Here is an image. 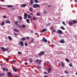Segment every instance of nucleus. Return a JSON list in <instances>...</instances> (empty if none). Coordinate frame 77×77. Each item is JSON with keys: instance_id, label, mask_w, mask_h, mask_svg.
<instances>
[{"instance_id": "nucleus-59", "label": "nucleus", "mask_w": 77, "mask_h": 77, "mask_svg": "<svg viewBox=\"0 0 77 77\" xmlns=\"http://www.w3.org/2000/svg\"><path fill=\"white\" fill-rule=\"evenodd\" d=\"M2 74L0 73V77H2Z\"/></svg>"}, {"instance_id": "nucleus-53", "label": "nucleus", "mask_w": 77, "mask_h": 77, "mask_svg": "<svg viewBox=\"0 0 77 77\" xmlns=\"http://www.w3.org/2000/svg\"><path fill=\"white\" fill-rule=\"evenodd\" d=\"M48 8H50V7H51V5H48Z\"/></svg>"}, {"instance_id": "nucleus-45", "label": "nucleus", "mask_w": 77, "mask_h": 77, "mask_svg": "<svg viewBox=\"0 0 77 77\" xmlns=\"http://www.w3.org/2000/svg\"><path fill=\"white\" fill-rule=\"evenodd\" d=\"M28 64V63H27L26 62H25V65H27Z\"/></svg>"}, {"instance_id": "nucleus-56", "label": "nucleus", "mask_w": 77, "mask_h": 77, "mask_svg": "<svg viewBox=\"0 0 77 77\" xmlns=\"http://www.w3.org/2000/svg\"><path fill=\"white\" fill-rule=\"evenodd\" d=\"M2 75H5V74L4 73H3L2 74Z\"/></svg>"}, {"instance_id": "nucleus-51", "label": "nucleus", "mask_w": 77, "mask_h": 77, "mask_svg": "<svg viewBox=\"0 0 77 77\" xmlns=\"http://www.w3.org/2000/svg\"><path fill=\"white\" fill-rule=\"evenodd\" d=\"M8 50H9V49H8V48L5 49V51H8Z\"/></svg>"}, {"instance_id": "nucleus-27", "label": "nucleus", "mask_w": 77, "mask_h": 77, "mask_svg": "<svg viewBox=\"0 0 77 77\" xmlns=\"http://www.w3.org/2000/svg\"><path fill=\"white\" fill-rule=\"evenodd\" d=\"M64 72L65 73V74H69L68 73V71H64Z\"/></svg>"}, {"instance_id": "nucleus-44", "label": "nucleus", "mask_w": 77, "mask_h": 77, "mask_svg": "<svg viewBox=\"0 0 77 77\" xmlns=\"http://www.w3.org/2000/svg\"><path fill=\"white\" fill-rule=\"evenodd\" d=\"M35 61L37 63H38L39 62V59L36 60Z\"/></svg>"}, {"instance_id": "nucleus-20", "label": "nucleus", "mask_w": 77, "mask_h": 77, "mask_svg": "<svg viewBox=\"0 0 77 77\" xmlns=\"http://www.w3.org/2000/svg\"><path fill=\"white\" fill-rule=\"evenodd\" d=\"M68 24H69V25H71L72 24H73V23L72 22H68Z\"/></svg>"}, {"instance_id": "nucleus-6", "label": "nucleus", "mask_w": 77, "mask_h": 77, "mask_svg": "<svg viewBox=\"0 0 77 77\" xmlns=\"http://www.w3.org/2000/svg\"><path fill=\"white\" fill-rule=\"evenodd\" d=\"M42 41H44V42H47V40L46 39H45V37L43 38Z\"/></svg>"}, {"instance_id": "nucleus-47", "label": "nucleus", "mask_w": 77, "mask_h": 77, "mask_svg": "<svg viewBox=\"0 0 77 77\" xmlns=\"http://www.w3.org/2000/svg\"><path fill=\"white\" fill-rule=\"evenodd\" d=\"M2 69L3 70V71H6V69H5V68H3Z\"/></svg>"}, {"instance_id": "nucleus-7", "label": "nucleus", "mask_w": 77, "mask_h": 77, "mask_svg": "<svg viewBox=\"0 0 77 77\" xmlns=\"http://www.w3.org/2000/svg\"><path fill=\"white\" fill-rule=\"evenodd\" d=\"M1 50L2 51H3L4 52H5L6 51V49L3 47H2Z\"/></svg>"}, {"instance_id": "nucleus-3", "label": "nucleus", "mask_w": 77, "mask_h": 77, "mask_svg": "<svg viewBox=\"0 0 77 77\" xmlns=\"http://www.w3.org/2000/svg\"><path fill=\"white\" fill-rule=\"evenodd\" d=\"M57 33H59V34H60V35H62L63 34V32L62 30H58L57 31Z\"/></svg>"}, {"instance_id": "nucleus-23", "label": "nucleus", "mask_w": 77, "mask_h": 77, "mask_svg": "<svg viewBox=\"0 0 77 77\" xmlns=\"http://www.w3.org/2000/svg\"><path fill=\"white\" fill-rule=\"evenodd\" d=\"M8 8H12L13 7V6L12 5H8L7 6Z\"/></svg>"}, {"instance_id": "nucleus-43", "label": "nucleus", "mask_w": 77, "mask_h": 77, "mask_svg": "<svg viewBox=\"0 0 77 77\" xmlns=\"http://www.w3.org/2000/svg\"><path fill=\"white\" fill-rule=\"evenodd\" d=\"M52 32L53 33H55V32H56V30H52Z\"/></svg>"}, {"instance_id": "nucleus-52", "label": "nucleus", "mask_w": 77, "mask_h": 77, "mask_svg": "<svg viewBox=\"0 0 77 77\" xmlns=\"http://www.w3.org/2000/svg\"><path fill=\"white\" fill-rule=\"evenodd\" d=\"M44 73L46 74H48V73H47V72H44Z\"/></svg>"}, {"instance_id": "nucleus-12", "label": "nucleus", "mask_w": 77, "mask_h": 77, "mask_svg": "<svg viewBox=\"0 0 77 77\" xmlns=\"http://www.w3.org/2000/svg\"><path fill=\"white\" fill-rule=\"evenodd\" d=\"M48 73H50V72H51V68L49 67V69H48Z\"/></svg>"}, {"instance_id": "nucleus-57", "label": "nucleus", "mask_w": 77, "mask_h": 77, "mask_svg": "<svg viewBox=\"0 0 77 77\" xmlns=\"http://www.w3.org/2000/svg\"><path fill=\"white\" fill-rule=\"evenodd\" d=\"M26 39H29V37H27Z\"/></svg>"}, {"instance_id": "nucleus-29", "label": "nucleus", "mask_w": 77, "mask_h": 77, "mask_svg": "<svg viewBox=\"0 0 77 77\" xmlns=\"http://www.w3.org/2000/svg\"><path fill=\"white\" fill-rule=\"evenodd\" d=\"M22 27L23 28H26V26H25V25H23L22 26Z\"/></svg>"}, {"instance_id": "nucleus-28", "label": "nucleus", "mask_w": 77, "mask_h": 77, "mask_svg": "<svg viewBox=\"0 0 77 77\" xmlns=\"http://www.w3.org/2000/svg\"><path fill=\"white\" fill-rule=\"evenodd\" d=\"M18 21H16L15 22V24H16V25H17V26H18Z\"/></svg>"}, {"instance_id": "nucleus-64", "label": "nucleus", "mask_w": 77, "mask_h": 77, "mask_svg": "<svg viewBox=\"0 0 77 77\" xmlns=\"http://www.w3.org/2000/svg\"><path fill=\"white\" fill-rule=\"evenodd\" d=\"M74 2H77V0H75Z\"/></svg>"}, {"instance_id": "nucleus-30", "label": "nucleus", "mask_w": 77, "mask_h": 77, "mask_svg": "<svg viewBox=\"0 0 77 77\" xmlns=\"http://www.w3.org/2000/svg\"><path fill=\"white\" fill-rule=\"evenodd\" d=\"M62 24L64 25V26H66V24H65V22L64 21H63L62 22Z\"/></svg>"}, {"instance_id": "nucleus-50", "label": "nucleus", "mask_w": 77, "mask_h": 77, "mask_svg": "<svg viewBox=\"0 0 77 77\" xmlns=\"http://www.w3.org/2000/svg\"><path fill=\"white\" fill-rule=\"evenodd\" d=\"M27 16H24V19H26V18H27Z\"/></svg>"}, {"instance_id": "nucleus-32", "label": "nucleus", "mask_w": 77, "mask_h": 77, "mask_svg": "<svg viewBox=\"0 0 77 77\" xmlns=\"http://www.w3.org/2000/svg\"><path fill=\"white\" fill-rule=\"evenodd\" d=\"M26 21L27 23H29V20L28 19H27L26 20Z\"/></svg>"}, {"instance_id": "nucleus-10", "label": "nucleus", "mask_w": 77, "mask_h": 77, "mask_svg": "<svg viewBox=\"0 0 77 77\" xmlns=\"http://www.w3.org/2000/svg\"><path fill=\"white\" fill-rule=\"evenodd\" d=\"M33 1V0H31L30 1V3H31V5H33L34 4V2Z\"/></svg>"}, {"instance_id": "nucleus-38", "label": "nucleus", "mask_w": 77, "mask_h": 77, "mask_svg": "<svg viewBox=\"0 0 77 77\" xmlns=\"http://www.w3.org/2000/svg\"><path fill=\"white\" fill-rule=\"evenodd\" d=\"M37 69H41V67L39 66H37Z\"/></svg>"}, {"instance_id": "nucleus-39", "label": "nucleus", "mask_w": 77, "mask_h": 77, "mask_svg": "<svg viewBox=\"0 0 77 77\" xmlns=\"http://www.w3.org/2000/svg\"><path fill=\"white\" fill-rule=\"evenodd\" d=\"M61 28L63 30H65V28H64V27H63V26H61Z\"/></svg>"}, {"instance_id": "nucleus-21", "label": "nucleus", "mask_w": 77, "mask_h": 77, "mask_svg": "<svg viewBox=\"0 0 77 77\" xmlns=\"http://www.w3.org/2000/svg\"><path fill=\"white\" fill-rule=\"evenodd\" d=\"M8 38L10 41H12V38L10 36H8Z\"/></svg>"}, {"instance_id": "nucleus-18", "label": "nucleus", "mask_w": 77, "mask_h": 77, "mask_svg": "<svg viewBox=\"0 0 77 77\" xmlns=\"http://www.w3.org/2000/svg\"><path fill=\"white\" fill-rule=\"evenodd\" d=\"M66 61V62H67L69 63V59L68 58H66L65 59Z\"/></svg>"}, {"instance_id": "nucleus-37", "label": "nucleus", "mask_w": 77, "mask_h": 77, "mask_svg": "<svg viewBox=\"0 0 77 77\" xmlns=\"http://www.w3.org/2000/svg\"><path fill=\"white\" fill-rule=\"evenodd\" d=\"M18 54H22V52H18Z\"/></svg>"}, {"instance_id": "nucleus-36", "label": "nucleus", "mask_w": 77, "mask_h": 77, "mask_svg": "<svg viewBox=\"0 0 77 77\" xmlns=\"http://www.w3.org/2000/svg\"><path fill=\"white\" fill-rule=\"evenodd\" d=\"M61 64L62 66H64V65L63 63V62H61Z\"/></svg>"}, {"instance_id": "nucleus-61", "label": "nucleus", "mask_w": 77, "mask_h": 77, "mask_svg": "<svg viewBox=\"0 0 77 77\" xmlns=\"http://www.w3.org/2000/svg\"><path fill=\"white\" fill-rule=\"evenodd\" d=\"M15 77H18V76L17 75H15Z\"/></svg>"}, {"instance_id": "nucleus-19", "label": "nucleus", "mask_w": 77, "mask_h": 77, "mask_svg": "<svg viewBox=\"0 0 77 77\" xmlns=\"http://www.w3.org/2000/svg\"><path fill=\"white\" fill-rule=\"evenodd\" d=\"M77 23V21L75 20H73V24H76Z\"/></svg>"}, {"instance_id": "nucleus-8", "label": "nucleus", "mask_w": 77, "mask_h": 77, "mask_svg": "<svg viewBox=\"0 0 77 77\" xmlns=\"http://www.w3.org/2000/svg\"><path fill=\"white\" fill-rule=\"evenodd\" d=\"M59 42H60V43H62V44H63V43H65V42L64 41V40L63 39H62L61 40H60Z\"/></svg>"}, {"instance_id": "nucleus-2", "label": "nucleus", "mask_w": 77, "mask_h": 77, "mask_svg": "<svg viewBox=\"0 0 77 77\" xmlns=\"http://www.w3.org/2000/svg\"><path fill=\"white\" fill-rule=\"evenodd\" d=\"M33 7L34 8H39V7H40V5H38L37 4H35L33 5Z\"/></svg>"}, {"instance_id": "nucleus-14", "label": "nucleus", "mask_w": 77, "mask_h": 77, "mask_svg": "<svg viewBox=\"0 0 77 77\" xmlns=\"http://www.w3.org/2000/svg\"><path fill=\"white\" fill-rule=\"evenodd\" d=\"M29 11H30V12H33V8H32L31 7L29 9Z\"/></svg>"}, {"instance_id": "nucleus-13", "label": "nucleus", "mask_w": 77, "mask_h": 77, "mask_svg": "<svg viewBox=\"0 0 77 77\" xmlns=\"http://www.w3.org/2000/svg\"><path fill=\"white\" fill-rule=\"evenodd\" d=\"M8 75L9 77H11V76L12 75V74H11V73L10 72H8Z\"/></svg>"}, {"instance_id": "nucleus-1", "label": "nucleus", "mask_w": 77, "mask_h": 77, "mask_svg": "<svg viewBox=\"0 0 77 77\" xmlns=\"http://www.w3.org/2000/svg\"><path fill=\"white\" fill-rule=\"evenodd\" d=\"M44 53H45V52L44 51H42L38 54V56H39L41 57L42 56V55H44Z\"/></svg>"}, {"instance_id": "nucleus-35", "label": "nucleus", "mask_w": 77, "mask_h": 77, "mask_svg": "<svg viewBox=\"0 0 77 77\" xmlns=\"http://www.w3.org/2000/svg\"><path fill=\"white\" fill-rule=\"evenodd\" d=\"M39 62H38V63L39 64H41V62H42V60H40L38 61Z\"/></svg>"}, {"instance_id": "nucleus-55", "label": "nucleus", "mask_w": 77, "mask_h": 77, "mask_svg": "<svg viewBox=\"0 0 77 77\" xmlns=\"http://www.w3.org/2000/svg\"><path fill=\"white\" fill-rule=\"evenodd\" d=\"M11 10H14V8H11Z\"/></svg>"}, {"instance_id": "nucleus-33", "label": "nucleus", "mask_w": 77, "mask_h": 77, "mask_svg": "<svg viewBox=\"0 0 77 77\" xmlns=\"http://www.w3.org/2000/svg\"><path fill=\"white\" fill-rule=\"evenodd\" d=\"M14 31H15V32H19L18 31V30H17V29H14Z\"/></svg>"}, {"instance_id": "nucleus-42", "label": "nucleus", "mask_w": 77, "mask_h": 77, "mask_svg": "<svg viewBox=\"0 0 77 77\" xmlns=\"http://www.w3.org/2000/svg\"><path fill=\"white\" fill-rule=\"evenodd\" d=\"M19 18L20 20H22V17H21L19 16Z\"/></svg>"}, {"instance_id": "nucleus-5", "label": "nucleus", "mask_w": 77, "mask_h": 77, "mask_svg": "<svg viewBox=\"0 0 77 77\" xmlns=\"http://www.w3.org/2000/svg\"><path fill=\"white\" fill-rule=\"evenodd\" d=\"M19 44L21 45V46H22V47H23L24 46V43L23 42L20 41L19 42Z\"/></svg>"}, {"instance_id": "nucleus-9", "label": "nucleus", "mask_w": 77, "mask_h": 77, "mask_svg": "<svg viewBox=\"0 0 77 77\" xmlns=\"http://www.w3.org/2000/svg\"><path fill=\"white\" fill-rule=\"evenodd\" d=\"M5 23L6 24H8H8H10L11 23V22H10V21L9 20H6L5 21Z\"/></svg>"}, {"instance_id": "nucleus-58", "label": "nucleus", "mask_w": 77, "mask_h": 77, "mask_svg": "<svg viewBox=\"0 0 77 77\" xmlns=\"http://www.w3.org/2000/svg\"><path fill=\"white\" fill-rule=\"evenodd\" d=\"M49 25H50V23H48L47 24V26H48Z\"/></svg>"}, {"instance_id": "nucleus-49", "label": "nucleus", "mask_w": 77, "mask_h": 77, "mask_svg": "<svg viewBox=\"0 0 77 77\" xmlns=\"http://www.w3.org/2000/svg\"><path fill=\"white\" fill-rule=\"evenodd\" d=\"M7 61H9V58H7L6 59Z\"/></svg>"}, {"instance_id": "nucleus-31", "label": "nucleus", "mask_w": 77, "mask_h": 77, "mask_svg": "<svg viewBox=\"0 0 77 77\" xmlns=\"http://www.w3.org/2000/svg\"><path fill=\"white\" fill-rule=\"evenodd\" d=\"M34 2L35 3H38L39 1L38 0H34Z\"/></svg>"}, {"instance_id": "nucleus-54", "label": "nucleus", "mask_w": 77, "mask_h": 77, "mask_svg": "<svg viewBox=\"0 0 77 77\" xmlns=\"http://www.w3.org/2000/svg\"><path fill=\"white\" fill-rule=\"evenodd\" d=\"M44 13L45 14H47V12L44 11Z\"/></svg>"}, {"instance_id": "nucleus-63", "label": "nucleus", "mask_w": 77, "mask_h": 77, "mask_svg": "<svg viewBox=\"0 0 77 77\" xmlns=\"http://www.w3.org/2000/svg\"><path fill=\"white\" fill-rule=\"evenodd\" d=\"M13 62H15V60H13Z\"/></svg>"}, {"instance_id": "nucleus-26", "label": "nucleus", "mask_w": 77, "mask_h": 77, "mask_svg": "<svg viewBox=\"0 0 77 77\" xmlns=\"http://www.w3.org/2000/svg\"><path fill=\"white\" fill-rule=\"evenodd\" d=\"M24 15L25 16L27 17V15H28V14L26 13H24Z\"/></svg>"}, {"instance_id": "nucleus-16", "label": "nucleus", "mask_w": 77, "mask_h": 77, "mask_svg": "<svg viewBox=\"0 0 77 77\" xmlns=\"http://www.w3.org/2000/svg\"><path fill=\"white\" fill-rule=\"evenodd\" d=\"M41 15V13L39 12H38L37 13V15H38V16H39Z\"/></svg>"}, {"instance_id": "nucleus-15", "label": "nucleus", "mask_w": 77, "mask_h": 77, "mask_svg": "<svg viewBox=\"0 0 77 77\" xmlns=\"http://www.w3.org/2000/svg\"><path fill=\"white\" fill-rule=\"evenodd\" d=\"M33 20H37V17H33L32 18Z\"/></svg>"}, {"instance_id": "nucleus-40", "label": "nucleus", "mask_w": 77, "mask_h": 77, "mask_svg": "<svg viewBox=\"0 0 77 77\" xmlns=\"http://www.w3.org/2000/svg\"><path fill=\"white\" fill-rule=\"evenodd\" d=\"M69 66H72V64L70 63L69 64Z\"/></svg>"}, {"instance_id": "nucleus-46", "label": "nucleus", "mask_w": 77, "mask_h": 77, "mask_svg": "<svg viewBox=\"0 0 77 77\" xmlns=\"http://www.w3.org/2000/svg\"><path fill=\"white\" fill-rule=\"evenodd\" d=\"M3 17L4 18H6V16H3Z\"/></svg>"}, {"instance_id": "nucleus-17", "label": "nucleus", "mask_w": 77, "mask_h": 77, "mask_svg": "<svg viewBox=\"0 0 77 77\" xmlns=\"http://www.w3.org/2000/svg\"><path fill=\"white\" fill-rule=\"evenodd\" d=\"M13 69L14 71L15 72H16V71H18V69H15L14 68H13Z\"/></svg>"}, {"instance_id": "nucleus-22", "label": "nucleus", "mask_w": 77, "mask_h": 77, "mask_svg": "<svg viewBox=\"0 0 77 77\" xmlns=\"http://www.w3.org/2000/svg\"><path fill=\"white\" fill-rule=\"evenodd\" d=\"M33 61V60H32V59H30L29 60V62L30 63H32V62Z\"/></svg>"}, {"instance_id": "nucleus-60", "label": "nucleus", "mask_w": 77, "mask_h": 77, "mask_svg": "<svg viewBox=\"0 0 77 77\" xmlns=\"http://www.w3.org/2000/svg\"><path fill=\"white\" fill-rule=\"evenodd\" d=\"M22 27V26H20L19 27V28H20V29H21Z\"/></svg>"}, {"instance_id": "nucleus-48", "label": "nucleus", "mask_w": 77, "mask_h": 77, "mask_svg": "<svg viewBox=\"0 0 77 77\" xmlns=\"http://www.w3.org/2000/svg\"><path fill=\"white\" fill-rule=\"evenodd\" d=\"M34 41V39L32 38V41H31L32 42H33Z\"/></svg>"}, {"instance_id": "nucleus-25", "label": "nucleus", "mask_w": 77, "mask_h": 77, "mask_svg": "<svg viewBox=\"0 0 77 77\" xmlns=\"http://www.w3.org/2000/svg\"><path fill=\"white\" fill-rule=\"evenodd\" d=\"M21 41H25L26 40V38H22L21 39Z\"/></svg>"}, {"instance_id": "nucleus-24", "label": "nucleus", "mask_w": 77, "mask_h": 77, "mask_svg": "<svg viewBox=\"0 0 77 77\" xmlns=\"http://www.w3.org/2000/svg\"><path fill=\"white\" fill-rule=\"evenodd\" d=\"M1 26H4L5 25V22L3 21L2 23H1Z\"/></svg>"}, {"instance_id": "nucleus-4", "label": "nucleus", "mask_w": 77, "mask_h": 77, "mask_svg": "<svg viewBox=\"0 0 77 77\" xmlns=\"http://www.w3.org/2000/svg\"><path fill=\"white\" fill-rule=\"evenodd\" d=\"M26 6H27V4H23L21 5V8H24V7H26Z\"/></svg>"}, {"instance_id": "nucleus-62", "label": "nucleus", "mask_w": 77, "mask_h": 77, "mask_svg": "<svg viewBox=\"0 0 77 77\" xmlns=\"http://www.w3.org/2000/svg\"><path fill=\"white\" fill-rule=\"evenodd\" d=\"M48 77V75H45L44 76V77Z\"/></svg>"}, {"instance_id": "nucleus-34", "label": "nucleus", "mask_w": 77, "mask_h": 77, "mask_svg": "<svg viewBox=\"0 0 77 77\" xmlns=\"http://www.w3.org/2000/svg\"><path fill=\"white\" fill-rule=\"evenodd\" d=\"M28 18H31V16L30 15H28Z\"/></svg>"}, {"instance_id": "nucleus-11", "label": "nucleus", "mask_w": 77, "mask_h": 77, "mask_svg": "<svg viewBox=\"0 0 77 77\" xmlns=\"http://www.w3.org/2000/svg\"><path fill=\"white\" fill-rule=\"evenodd\" d=\"M47 29H46V28L43 29L42 30V32H43V33H44V32H47Z\"/></svg>"}, {"instance_id": "nucleus-41", "label": "nucleus", "mask_w": 77, "mask_h": 77, "mask_svg": "<svg viewBox=\"0 0 77 77\" xmlns=\"http://www.w3.org/2000/svg\"><path fill=\"white\" fill-rule=\"evenodd\" d=\"M25 46H26V47H27V43L26 42L25 43Z\"/></svg>"}]
</instances>
